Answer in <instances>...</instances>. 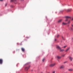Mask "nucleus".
Instances as JSON below:
<instances>
[{
  "label": "nucleus",
  "mask_w": 73,
  "mask_h": 73,
  "mask_svg": "<svg viewBox=\"0 0 73 73\" xmlns=\"http://www.w3.org/2000/svg\"><path fill=\"white\" fill-rule=\"evenodd\" d=\"M41 73H43V72H41Z\"/></svg>",
  "instance_id": "c756f323"
},
{
  "label": "nucleus",
  "mask_w": 73,
  "mask_h": 73,
  "mask_svg": "<svg viewBox=\"0 0 73 73\" xmlns=\"http://www.w3.org/2000/svg\"><path fill=\"white\" fill-rule=\"evenodd\" d=\"M69 23H70V21H69L68 23V24H69Z\"/></svg>",
  "instance_id": "aec40b11"
},
{
  "label": "nucleus",
  "mask_w": 73,
  "mask_h": 73,
  "mask_svg": "<svg viewBox=\"0 0 73 73\" xmlns=\"http://www.w3.org/2000/svg\"><path fill=\"white\" fill-rule=\"evenodd\" d=\"M56 48L58 49V50H59L60 52H63L64 51V50L61 49V47H60L58 45L56 46Z\"/></svg>",
  "instance_id": "f257e3e1"
},
{
  "label": "nucleus",
  "mask_w": 73,
  "mask_h": 73,
  "mask_svg": "<svg viewBox=\"0 0 73 73\" xmlns=\"http://www.w3.org/2000/svg\"><path fill=\"white\" fill-rule=\"evenodd\" d=\"M72 40H73V37L72 38Z\"/></svg>",
  "instance_id": "bb28decb"
},
{
  "label": "nucleus",
  "mask_w": 73,
  "mask_h": 73,
  "mask_svg": "<svg viewBox=\"0 0 73 73\" xmlns=\"http://www.w3.org/2000/svg\"><path fill=\"white\" fill-rule=\"evenodd\" d=\"M71 11L70 10V9H68L67 10V12H70Z\"/></svg>",
  "instance_id": "2eb2a0df"
},
{
  "label": "nucleus",
  "mask_w": 73,
  "mask_h": 73,
  "mask_svg": "<svg viewBox=\"0 0 73 73\" xmlns=\"http://www.w3.org/2000/svg\"><path fill=\"white\" fill-rule=\"evenodd\" d=\"M27 38H29V37H27Z\"/></svg>",
  "instance_id": "cd10ccee"
},
{
  "label": "nucleus",
  "mask_w": 73,
  "mask_h": 73,
  "mask_svg": "<svg viewBox=\"0 0 73 73\" xmlns=\"http://www.w3.org/2000/svg\"><path fill=\"white\" fill-rule=\"evenodd\" d=\"M56 65L55 63H53L52 64H50L49 66L50 67H53V66H54Z\"/></svg>",
  "instance_id": "20e7f679"
},
{
  "label": "nucleus",
  "mask_w": 73,
  "mask_h": 73,
  "mask_svg": "<svg viewBox=\"0 0 73 73\" xmlns=\"http://www.w3.org/2000/svg\"><path fill=\"white\" fill-rule=\"evenodd\" d=\"M67 26H68V27H69V25H68Z\"/></svg>",
  "instance_id": "c85d7f7f"
},
{
  "label": "nucleus",
  "mask_w": 73,
  "mask_h": 73,
  "mask_svg": "<svg viewBox=\"0 0 73 73\" xmlns=\"http://www.w3.org/2000/svg\"><path fill=\"white\" fill-rule=\"evenodd\" d=\"M3 62V59H0V64H2Z\"/></svg>",
  "instance_id": "423d86ee"
},
{
  "label": "nucleus",
  "mask_w": 73,
  "mask_h": 73,
  "mask_svg": "<svg viewBox=\"0 0 73 73\" xmlns=\"http://www.w3.org/2000/svg\"><path fill=\"white\" fill-rule=\"evenodd\" d=\"M21 50L23 52H24V51H25V49H24V48H22Z\"/></svg>",
  "instance_id": "9b49d317"
},
{
  "label": "nucleus",
  "mask_w": 73,
  "mask_h": 73,
  "mask_svg": "<svg viewBox=\"0 0 73 73\" xmlns=\"http://www.w3.org/2000/svg\"><path fill=\"white\" fill-rule=\"evenodd\" d=\"M0 1H3V0H0Z\"/></svg>",
  "instance_id": "4be33fe9"
},
{
  "label": "nucleus",
  "mask_w": 73,
  "mask_h": 73,
  "mask_svg": "<svg viewBox=\"0 0 73 73\" xmlns=\"http://www.w3.org/2000/svg\"><path fill=\"white\" fill-rule=\"evenodd\" d=\"M7 4H6L5 5V6L6 7V6H7Z\"/></svg>",
  "instance_id": "412c9836"
},
{
  "label": "nucleus",
  "mask_w": 73,
  "mask_h": 73,
  "mask_svg": "<svg viewBox=\"0 0 73 73\" xmlns=\"http://www.w3.org/2000/svg\"><path fill=\"white\" fill-rule=\"evenodd\" d=\"M57 58H58V59H60L61 58V57L59 56H57Z\"/></svg>",
  "instance_id": "ddd939ff"
},
{
  "label": "nucleus",
  "mask_w": 73,
  "mask_h": 73,
  "mask_svg": "<svg viewBox=\"0 0 73 73\" xmlns=\"http://www.w3.org/2000/svg\"><path fill=\"white\" fill-rule=\"evenodd\" d=\"M62 21V19H60L58 21V23H61V21Z\"/></svg>",
  "instance_id": "6e6552de"
},
{
  "label": "nucleus",
  "mask_w": 73,
  "mask_h": 73,
  "mask_svg": "<svg viewBox=\"0 0 73 73\" xmlns=\"http://www.w3.org/2000/svg\"><path fill=\"white\" fill-rule=\"evenodd\" d=\"M69 59L70 60V61H73V58H72V57L70 56H69Z\"/></svg>",
  "instance_id": "39448f33"
},
{
  "label": "nucleus",
  "mask_w": 73,
  "mask_h": 73,
  "mask_svg": "<svg viewBox=\"0 0 73 73\" xmlns=\"http://www.w3.org/2000/svg\"><path fill=\"white\" fill-rule=\"evenodd\" d=\"M21 1H24V0H21Z\"/></svg>",
  "instance_id": "393cba45"
},
{
  "label": "nucleus",
  "mask_w": 73,
  "mask_h": 73,
  "mask_svg": "<svg viewBox=\"0 0 73 73\" xmlns=\"http://www.w3.org/2000/svg\"><path fill=\"white\" fill-rule=\"evenodd\" d=\"M67 23H64V22H62V26H64V25H66V24H67Z\"/></svg>",
  "instance_id": "0eeeda50"
},
{
  "label": "nucleus",
  "mask_w": 73,
  "mask_h": 73,
  "mask_svg": "<svg viewBox=\"0 0 73 73\" xmlns=\"http://www.w3.org/2000/svg\"><path fill=\"white\" fill-rule=\"evenodd\" d=\"M55 41H56V39H55Z\"/></svg>",
  "instance_id": "a878e982"
},
{
  "label": "nucleus",
  "mask_w": 73,
  "mask_h": 73,
  "mask_svg": "<svg viewBox=\"0 0 73 73\" xmlns=\"http://www.w3.org/2000/svg\"><path fill=\"white\" fill-rule=\"evenodd\" d=\"M64 56H65V55H62V56L64 57Z\"/></svg>",
  "instance_id": "5701e85b"
},
{
  "label": "nucleus",
  "mask_w": 73,
  "mask_h": 73,
  "mask_svg": "<svg viewBox=\"0 0 73 73\" xmlns=\"http://www.w3.org/2000/svg\"><path fill=\"white\" fill-rule=\"evenodd\" d=\"M66 46H64L63 48H66Z\"/></svg>",
  "instance_id": "a211bd4d"
},
{
  "label": "nucleus",
  "mask_w": 73,
  "mask_h": 73,
  "mask_svg": "<svg viewBox=\"0 0 73 73\" xmlns=\"http://www.w3.org/2000/svg\"><path fill=\"white\" fill-rule=\"evenodd\" d=\"M45 58H43L42 60V61H43V62H44L45 60Z\"/></svg>",
  "instance_id": "dca6fc26"
},
{
  "label": "nucleus",
  "mask_w": 73,
  "mask_h": 73,
  "mask_svg": "<svg viewBox=\"0 0 73 73\" xmlns=\"http://www.w3.org/2000/svg\"><path fill=\"white\" fill-rule=\"evenodd\" d=\"M65 18L66 19L65 20V21H68V20L69 19H71V17H69L68 16L65 17Z\"/></svg>",
  "instance_id": "f03ea898"
},
{
  "label": "nucleus",
  "mask_w": 73,
  "mask_h": 73,
  "mask_svg": "<svg viewBox=\"0 0 73 73\" xmlns=\"http://www.w3.org/2000/svg\"><path fill=\"white\" fill-rule=\"evenodd\" d=\"M64 66L62 65L60 67V69H62V68H64Z\"/></svg>",
  "instance_id": "1a4fd4ad"
},
{
  "label": "nucleus",
  "mask_w": 73,
  "mask_h": 73,
  "mask_svg": "<svg viewBox=\"0 0 73 73\" xmlns=\"http://www.w3.org/2000/svg\"><path fill=\"white\" fill-rule=\"evenodd\" d=\"M59 37V35H58L57 36V37L58 38Z\"/></svg>",
  "instance_id": "6ab92c4d"
},
{
  "label": "nucleus",
  "mask_w": 73,
  "mask_h": 73,
  "mask_svg": "<svg viewBox=\"0 0 73 73\" xmlns=\"http://www.w3.org/2000/svg\"><path fill=\"white\" fill-rule=\"evenodd\" d=\"M65 63H66V62H64V64H65Z\"/></svg>",
  "instance_id": "b1692460"
},
{
  "label": "nucleus",
  "mask_w": 73,
  "mask_h": 73,
  "mask_svg": "<svg viewBox=\"0 0 73 73\" xmlns=\"http://www.w3.org/2000/svg\"><path fill=\"white\" fill-rule=\"evenodd\" d=\"M16 0H11V2H15Z\"/></svg>",
  "instance_id": "f8f14e48"
},
{
  "label": "nucleus",
  "mask_w": 73,
  "mask_h": 73,
  "mask_svg": "<svg viewBox=\"0 0 73 73\" xmlns=\"http://www.w3.org/2000/svg\"><path fill=\"white\" fill-rule=\"evenodd\" d=\"M69 49H70V48H68L66 50H65V52H68V51H69Z\"/></svg>",
  "instance_id": "9d476101"
},
{
  "label": "nucleus",
  "mask_w": 73,
  "mask_h": 73,
  "mask_svg": "<svg viewBox=\"0 0 73 73\" xmlns=\"http://www.w3.org/2000/svg\"><path fill=\"white\" fill-rule=\"evenodd\" d=\"M62 38H63V37H62Z\"/></svg>",
  "instance_id": "7c9ffc66"
},
{
  "label": "nucleus",
  "mask_w": 73,
  "mask_h": 73,
  "mask_svg": "<svg viewBox=\"0 0 73 73\" xmlns=\"http://www.w3.org/2000/svg\"><path fill=\"white\" fill-rule=\"evenodd\" d=\"M55 72H56V71H54L52 72V73H55Z\"/></svg>",
  "instance_id": "f3484780"
},
{
  "label": "nucleus",
  "mask_w": 73,
  "mask_h": 73,
  "mask_svg": "<svg viewBox=\"0 0 73 73\" xmlns=\"http://www.w3.org/2000/svg\"><path fill=\"white\" fill-rule=\"evenodd\" d=\"M69 71H73V69H68Z\"/></svg>",
  "instance_id": "4468645a"
},
{
  "label": "nucleus",
  "mask_w": 73,
  "mask_h": 73,
  "mask_svg": "<svg viewBox=\"0 0 73 73\" xmlns=\"http://www.w3.org/2000/svg\"><path fill=\"white\" fill-rule=\"evenodd\" d=\"M30 66H28L27 67H25V70L26 71H27L28 70V69H29V68H30Z\"/></svg>",
  "instance_id": "7ed1b4c3"
}]
</instances>
